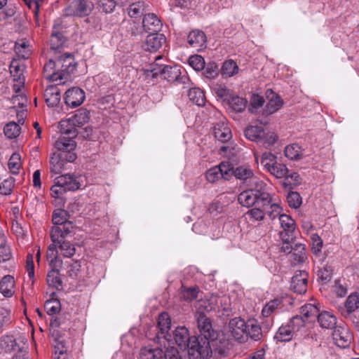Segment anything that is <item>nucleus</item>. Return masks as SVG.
<instances>
[{
  "label": "nucleus",
  "mask_w": 359,
  "mask_h": 359,
  "mask_svg": "<svg viewBox=\"0 0 359 359\" xmlns=\"http://www.w3.org/2000/svg\"><path fill=\"white\" fill-rule=\"evenodd\" d=\"M69 212L62 209L53 212L52 221L53 226L50 231V237L52 243L48 247L59 248L64 257L70 258L76 253L74 243L76 233V225L69 221Z\"/></svg>",
  "instance_id": "nucleus-1"
},
{
  "label": "nucleus",
  "mask_w": 359,
  "mask_h": 359,
  "mask_svg": "<svg viewBox=\"0 0 359 359\" xmlns=\"http://www.w3.org/2000/svg\"><path fill=\"white\" fill-rule=\"evenodd\" d=\"M195 319L201 335L195 337L191 344L193 346L191 347L190 359L208 358L212 353L210 339L215 338L212 320L201 311L196 313Z\"/></svg>",
  "instance_id": "nucleus-2"
},
{
  "label": "nucleus",
  "mask_w": 359,
  "mask_h": 359,
  "mask_svg": "<svg viewBox=\"0 0 359 359\" xmlns=\"http://www.w3.org/2000/svg\"><path fill=\"white\" fill-rule=\"evenodd\" d=\"M171 320L168 313H163L158 316V326L156 327V337L158 340L163 339L167 341L169 345L175 344L181 350H188L189 358H190L191 344L194 340V336L191 337L188 329L184 326L177 327L172 334L169 333Z\"/></svg>",
  "instance_id": "nucleus-3"
},
{
  "label": "nucleus",
  "mask_w": 359,
  "mask_h": 359,
  "mask_svg": "<svg viewBox=\"0 0 359 359\" xmlns=\"http://www.w3.org/2000/svg\"><path fill=\"white\" fill-rule=\"evenodd\" d=\"M61 252L59 248L48 247L47 250L46 259L51 270L48 271L46 281L50 287L59 289L62 287V280L60 276V269L62 268V261L60 258Z\"/></svg>",
  "instance_id": "nucleus-4"
},
{
  "label": "nucleus",
  "mask_w": 359,
  "mask_h": 359,
  "mask_svg": "<svg viewBox=\"0 0 359 359\" xmlns=\"http://www.w3.org/2000/svg\"><path fill=\"white\" fill-rule=\"evenodd\" d=\"M304 327V320L300 316H293L287 323L283 324L278 328L273 337V339L276 344L290 341Z\"/></svg>",
  "instance_id": "nucleus-5"
},
{
  "label": "nucleus",
  "mask_w": 359,
  "mask_h": 359,
  "mask_svg": "<svg viewBox=\"0 0 359 359\" xmlns=\"http://www.w3.org/2000/svg\"><path fill=\"white\" fill-rule=\"evenodd\" d=\"M182 69L180 66L174 65H159L156 64L153 65L151 71L154 76H160L163 79L172 83H187L189 78L186 73L182 74Z\"/></svg>",
  "instance_id": "nucleus-6"
},
{
  "label": "nucleus",
  "mask_w": 359,
  "mask_h": 359,
  "mask_svg": "<svg viewBox=\"0 0 359 359\" xmlns=\"http://www.w3.org/2000/svg\"><path fill=\"white\" fill-rule=\"evenodd\" d=\"M56 67L57 73L52 75L53 81H60L64 83L69 76L74 73L77 67L74 55L69 53H65L60 55H55Z\"/></svg>",
  "instance_id": "nucleus-7"
},
{
  "label": "nucleus",
  "mask_w": 359,
  "mask_h": 359,
  "mask_svg": "<svg viewBox=\"0 0 359 359\" xmlns=\"http://www.w3.org/2000/svg\"><path fill=\"white\" fill-rule=\"evenodd\" d=\"M81 186L78 177L74 175H62L55 179L54 184L50 188V195L60 199L66 191L77 190Z\"/></svg>",
  "instance_id": "nucleus-8"
},
{
  "label": "nucleus",
  "mask_w": 359,
  "mask_h": 359,
  "mask_svg": "<svg viewBox=\"0 0 359 359\" xmlns=\"http://www.w3.org/2000/svg\"><path fill=\"white\" fill-rule=\"evenodd\" d=\"M89 112L86 109H81L72 116L62 120L59 123L60 130L62 133L69 134L72 137L78 135L77 127H81L88 121Z\"/></svg>",
  "instance_id": "nucleus-9"
},
{
  "label": "nucleus",
  "mask_w": 359,
  "mask_h": 359,
  "mask_svg": "<svg viewBox=\"0 0 359 359\" xmlns=\"http://www.w3.org/2000/svg\"><path fill=\"white\" fill-rule=\"evenodd\" d=\"M140 359H181L178 351L171 346L165 351L158 347L147 346L140 351Z\"/></svg>",
  "instance_id": "nucleus-10"
},
{
  "label": "nucleus",
  "mask_w": 359,
  "mask_h": 359,
  "mask_svg": "<svg viewBox=\"0 0 359 359\" xmlns=\"http://www.w3.org/2000/svg\"><path fill=\"white\" fill-rule=\"evenodd\" d=\"M94 4L90 0H73L64 12L66 16L83 17L93 11Z\"/></svg>",
  "instance_id": "nucleus-11"
},
{
  "label": "nucleus",
  "mask_w": 359,
  "mask_h": 359,
  "mask_svg": "<svg viewBox=\"0 0 359 359\" xmlns=\"http://www.w3.org/2000/svg\"><path fill=\"white\" fill-rule=\"evenodd\" d=\"M229 327L232 337L236 340L241 343L247 340L248 322L246 323L241 318H234L229 321Z\"/></svg>",
  "instance_id": "nucleus-12"
},
{
  "label": "nucleus",
  "mask_w": 359,
  "mask_h": 359,
  "mask_svg": "<svg viewBox=\"0 0 359 359\" xmlns=\"http://www.w3.org/2000/svg\"><path fill=\"white\" fill-rule=\"evenodd\" d=\"M85 97V93L81 88L73 87L66 91L64 99L67 105L74 108L81 105Z\"/></svg>",
  "instance_id": "nucleus-13"
},
{
  "label": "nucleus",
  "mask_w": 359,
  "mask_h": 359,
  "mask_svg": "<svg viewBox=\"0 0 359 359\" xmlns=\"http://www.w3.org/2000/svg\"><path fill=\"white\" fill-rule=\"evenodd\" d=\"M309 274L306 271H299L292 278L291 288L298 294L305 293L307 290Z\"/></svg>",
  "instance_id": "nucleus-14"
},
{
  "label": "nucleus",
  "mask_w": 359,
  "mask_h": 359,
  "mask_svg": "<svg viewBox=\"0 0 359 359\" xmlns=\"http://www.w3.org/2000/svg\"><path fill=\"white\" fill-rule=\"evenodd\" d=\"M219 297L217 294L205 295L199 299L196 304V312H210L215 310L218 306Z\"/></svg>",
  "instance_id": "nucleus-15"
},
{
  "label": "nucleus",
  "mask_w": 359,
  "mask_h": 359,
  "mask_svg": "<svg viewBox=\"0 0 359 359\" xmlns=\"http://www.w3.org/2000/svg\"><path fill=\"white\" fill-rule=\"evenodd\" d=\"M75 137H72L69 134L61 133V135L54 144L55 148L60 151L59 153L73 151L76 147V143L74 140Z\"/></svg>",
  "instance_id": "nucleus-16"
},
{
  "label": "nucleus",
  "mask_w": 359,
  "mask_h": 359,
  "mask_svg": "<svg viewBox=\"0 0 359 359\" xmlns=\"http://www.w3.org/2000/svg\"><path fill=\"white\" fill-rule=\"evenodd\" d=\"M165 43V37L162 34L151 33L147 36L144 48L147 51L156 52Z\"/></svg>",
  "instance_id": "nucleus-17"
},
{
  "label": "nucleus",
  "mask_w": 359,
  "mask_h": 359,
  "mask_svg": "<svg viewBox=\"0 0 359 359\" xmlns=\"http://www.w3.org/2000/svg\"><path fill=\"white\" fill-rule=\"evenodd\" d=\"M212 133L217 140L224 143L227 142L232 137V133L228 123L223 121L214 125Z\"/></svg>",
  "instance_id": "nucleus-18"
},
{
  "label": "nucleus",
  "mask_w": 359,
  "mask_h": 359,
  "mask_svg": "<svg viewBox=\"0 0 359 359\" xmlns=\"http://www.w3.org/2000/svg\"><path fill=\"white\" fill-rule=\"evenodd\" d=\"M332 337L337 346L341 348L348 347L352 339V336L348 330L341 327H337L334 330Z\"/></svg>",
  "instance_id": "nucleus-19"
},
{
  "label": "nucleus",
  "mask_w": 359,
  "mask_h": 359,
  "mask_svg": "<svg viewBox=\"0 0 359 359\" xmlns=\"http://www.w3.org/2000/svg\"><path fill=\"white\" fill-rule=\"evenodd\" d=\"M279 222L283 231L280 233V237L295 236V223L294 219L289 215L282 214L279 216Z\"/></svg>",
  "instance_id": "nucleus-20"
},
{
  "label": "nucleus",
  "mask_w": 359,
  "mask_h": 359,
  "mask_svg": "<svg viewBox=\"0 0 359 359\" xmlns=\"http://www.w3.org/2000/svg\"><path fill=\"white\" fill-rule=\"evenodd\" d=\"M266 96L269 100L264 109V114H272L280 109L283 106V100L280 97L271 90H266Z\"/></svg>",
  "instance_id": "nucleus-21"
},
{
  "label": "nucleus",
  "mask_w": 359,
  "mask_h": 359,
  "mask_svg": "<svg viewBox=\"0 0 359 359\" xmlns=\"http://www.w3.org/2000/svg\"><path fill=\"white\" fill-rule=\"evenodd\" d=\"M142 25L145 31L150 33H157L162 27L160 19L154 13L144 15Z\"/></svg>",
  "instance_id": "nucleus-22"
},
{
  "label": "nucleus",
  "mask_w": 359,
  "mask_h": 359,
  "mask_svg": "<svg viewBox=\"0 0 359 359\" xmlns=\"http://www.w3.org/2000/svg\"><path fill=\"white\" fill-rule=\"evenodd\" d=\"M187 41L192 48L200 50L206 46V36L201 30H193L189 34Z\"/></svg>",
  "instance_id": "nucleus-23"
},
{
  "label": "nucleus",
  "mask_w": 359,
  "mask_h": 359,
  "mask_svg": "<svg viewBox=\"0 0 359 359\" xmlns=\"http://www.w3.org/2000/svg\"><path fill=\"white\" fill-rule=\"evenodd\" d=\"M60 90L57 86L50 85L44 91V99L48 107L57 106L60 101Z\"/></svg>",
  "instance_id": "nucleus-24"
},
{
  "label": "nucleus",
  "mask_w": 359,
  "mask_h": 359,
  "mask_svg": "<svg viewBox=\"0 0 359 359\" xmlns=\"http://www.w3.org/2000/svg\"><path fill=\"white\" fill-rule=\"evenodd\" d=\"M359 309V293L352 292L344 303V308L341 311L344 316L347 317Z\"/></svg>",
  "instance_id": "nucleus-25"
},
{
  "label": "nucleus",
  "mask_w": 359,
  "mask_h": 359,
  "mask_svg": "<svg viewBox=\"0 0 359 359\" xmlns=\"http://www.w3.org/2000/svg\"><path fill=\"white\" fill-rule=\"evenodd\" d=\"M307 259L305 245L297 243L294 245L290 255V261L293 265L304 263Z\"/></svg>",
  "instance_id": "nucleus-26"
},
{
  "label": "nucleus",
  "mask_w": 359,
  "mask_h": 359,
  "mask_svg": "<svg viewBox=\"0 0 359 359\" xmlns=\"http://www.w3.org/2000/svg\"><path fill=\"white\" fill-rule=\"evenodd\" d=\"M259 190L248 189L241 192L238 196V201L241 205L245 207H252L255 205V199L259 194Z\"/></svg>",
  "instance_id": "nucleus-27"
},
{
  "label": "nucleus",
  "mask_w": 359,
  "mask_h": 359,
  "mask_svg": "<svg viewBox=\"0 0 359 359\" xmlns=\"http://www.w3.org/2000/svg\"><path fill=\"white\" fill-rule=\"evenodd\" d=\"M319 309L314 304H307L302 306L300 309L301 316L305 321L311 323L315 320L319 314Z\"/></svg>",
  "instance_id": "nucleus-28"
},
{
  "label": "nucleus",
  "mask_w": 359,
  "mask_h": 359,
  "mask_svg": "<svg viewBox=\"0 0 359 359\" xmlns=\"http://www.w3.org/2000/svg\"><path fill=\"white\" fill-rule=\"evenodd\" d=\"M66 39L61 32H53L50 35V46L51 51L57 55L61 53V49L63 48Z\"/></svg>",
  "instance_id": "nucleus-29"
},
{
  "label": "nucleus",
  "mask_w": 359,
  "mask_h": 359,
  "mask_svg": "<svg viewBox=\"0 0 359 359\" xmlns=\"http://www.w3.org/2000/svg\"><path fill=\"white\" fill-rule=\"evenodd\" d=\"M233 175L238 180L243 181H247L249 180L250 182L255 184H258L257 177H255L252 170L250 168L249 166L243 165L237 167L234 170Z\"/></svg>",
  "instance_id": "nucleus-30"
},
{
  "label": "nucleus",
  "mask_w": 359,
  "mask_h": 359,
  "mask_svg": "<svg viewBox=\"0 0 359 359\" xmlns=\"http://www.w3.org/2000/svg\"><path fill=\"white\" fill-rule=\"evenodd\" d=\"M246 334L247 338L249 337L254 341H259L262 338V329L256 320L252 319L248 321Z\"/></svg>",
  "instance_id": "nucleus-31"
},
{
  "label": "nucleus",
  "mask_w": 359,
  "mask_h": 359,
  "mask_svg": "<svg viewBox=\"0 0 359 359\" xmlns=\"http://www.w3.org/2000/svg\"><path fill=\"white\" fill-rule=\"evenodd\" d=\"M318 322L322 328L335 329L337 324V318L330 312L324 311L319 313L318 316Z\"/></svg>",
  "instance_id": "nucleus-32"
},
{
  "label": "nucleus",
  "mask_w": 359,
  "mask_h": 359,
  "mask_svg": "<svg viewBox=\"0 0 359 359\" xmlns=\"http://www.w3.org/2000/svg\"><path fill=\"white\" fill-rule=\"evenodd\" d=\"M15 280L10 275L5 276L0 281V291L6 297H11L14 293Z\"/></svg>",
  "instance_id": "nucleus-33"
},
{
  "label": "nucleus",
  "mask_w": 359,
  "mask_h": 359,
  "mask_svg": "<svg viewBox=\"0 0 359 359\" xmlns=\"http://www.w3.org/2000/svg\"><path fill=\"white\" fill-rule=\"evenodd\" d=\"M285 156L292 161L302 159L304 154V150L298 144H291L285 148Z\"/></svg>",
  "instance_id": "nucleus-34"
},
{
  "label": "nucleus",
  "mask_w": 359,
  "mask_h": 359,
  "mask_svg": "<svg viewBox=\"0 0 359 359\" xmlns=\"http://www.w3.org/2000/svg\"><path fill=\"white\" fill-rule=\"evenodd\" d=\"M244 133L246 138L257 142L262 140L265 136L264 131L260 126H249L245 130Z\"/></svg>",
  "instance_id": "nucleus-35"
},
{
  "label": "nucleus",
  "mask_w": 359,
  "mask_h": 359,
  "mask_svg": "<svg viewBox=\"0 0 359 359\" xmlns=\"http://www.w3.org/2000/svg\"><path fill=\"white\" fill-rule=\"evenodd\" d=\"M281 306H283L282 298L277 297L270 300L265 304L262 310V316L264 318L271 317V315L273 314Z\"/></svg>",
  "instance_id": "nucleus-36"
},
{
  "label": "nucleus",
  "mask_w": 359,
  "mask_h": 359,
  "mask_svg": "<svg viewBox=\"0 0 359 359\" xmlns=\"http://www.w3.org/2000/svg\"><path fill=\"white\" fill-rule=\"evenodd\" d=\"M199 292V288L196 286L186 287L182 285L180 290V299L186 302H191L198 297Z\"/></svg>",
  "instance_id": "nucleus-37"
},
{
  "label": "nucleus",
  "mask_w": 359,
  "mask_h": 359,
  "mask_svg": "<svg viewBox=\"0 0 359 359\" xmlns=\"http://www.w3.org/2000/svg\"><path fill=\"white\" fill-rule=\"evenodd\" d=\"M62 156L58 153H53L50 159V172L54 174L60 173L65 168V161Z\"/></svg>",
  "instance_id": "nucleus-38"
},
{
  "label": "nucleus",
  "mask_w": 359,
  "mask_h": 359,
  "mask_svg": "<svg viewBox=\"0 0 359 359\" xmlns=\"http://www.w3.org/2000/svg\"><path fill=\"white\" fill-rule=\"evenodd\" d=\"M258 197L255 199V205H253V208H259L262 210L266 212L269 209V205L271 202V196L269 193L266 192H261L259 191Z\"/></svg>",
  "instance_id": "nucleus-39"
},
{
  "label": "nucleus",
  "mask_w": 359,
  "mask_h": 359,
  "mask_svg": "<svg viewBox=\"0 0 359 359\" xmlns=\"http://www.w3.org/2000/svg\"><path fill=\"white\" fill-rule=\"evenodd\" d=\"M188 96L189 100L196 105L201 107L205 104V96L204 92L198 88L189 89Z\"/></svg>",
  "instance_id": "nucleus-40"
},
{
  "label": "nucleus",
  "mask_w": 359,
  "mask_h": 359,
  "mask_svg": "<svg viewBox=\"0 0 359 359\" xmlns=\"http://www.w3.org/2000/svg\"><path fill=\"white\" fill-rule=\"evenodd\" d=\"M238 69V66L236 62L232 60H228L223 63L221 72L222 76L225 77H231L237 74Z\"/></svg>",
  "instance_id": "nucleus-41"
},
{
  "label": "nucleus",
  "mask_w": 359,
  "mask_h": 359,
  "mask_svg": "<svg viewBox=\"0 0 359 359\" xmlns=\"http://www.w3.org/2000/svg\"><path fill=\"white\" fill-rule=\"evenodd\" d=\"M20 131L21 128L19 124L14 121L9 122L4 128L5 136L10 140L18 137L20 134Z\"/></svg>",
  "instance_id": "nucleus-42"
},
{
  "label": "nucleus",
  "mask_w": 359,
  "mask_h": 359,
  "mask_svg": "<svg viewBox=\"0 0 359 359\" xmlns=\"http://www.w3.org/2000/svg\"><path fill=\"white\" fill-rule=\"evenodd\" d=\"M8 167L11 173L17 175L22 167L21 156L18 153H13L10 157Z\"/></svg>",
  "instance_id": "nucleus-43"
},
{
  "label": "nucleus",
  "mask_w": 359,
  "mask_h": 359,
  "mask_svg": "<svg viewBox=\"0 0 359 359\" xmlns=\"http://www.w3.org/2000/svg\"><path fill=\"white\" fill-rule=\"evenodd\" d=\"M284 180L283 182V186L285 189H291L294 186L297 185L299 183V175L295 172L290 171L283 177Z\"/></svg>",
  "instance_id": "nucleus-44"
},
{
  "label": "nucleus",
  "mask_w": 359,
  "mask_h": 359,
  "mask_svg": "<svg viewBox=\"0 0 359 359\" xmlns=\"http://www.w3.org/2000/svg\"><path fill=\"white\" fill-rule=\"evenodd\" d=\"M9 69L14 81L23 83V67L20 66L17 61H13L11 62Z\"/></svg>",
  "instance_id": "nucleus-45"
},
{
  "label": "nucleus",
  "mask_w": 359,
  "mask_h": 359,
  "mask_svg": "<svg viewBox=\"0 0 359 359\" xmlns=\"http://www.w3.org/2000/svg\"><path fill=\"white\" fill-rule=\"evenodd\" d=\"M276 178H283L289 172L286 165L283 163L276 162L268 171Z\"/></svg>",
  "instance_id": "nucleus-46"
},
{
  "label": "nucleus",
  "mask_w": 359,
  "mask_h": 359,
  "mask_svg": "<svg viewBox=\"0 0 359 359\" xmlns=\"http://www.w3.org/2000/svg\"><path fill=\"white\" fill-rule=\"evenodd\" d=\"M56 65V59H55V60L50 59L45 64L43 67V75L46 79L54 81L52 75L57 73Z\"/></svg>",
  "instance_id": "nucleus-47"
},
{
  "label": "nucleus",
  "mask_w": 359,
  "mask_h": 359,
  "mask_svg": "<svg viewBox=\"0 0 359 359\" xmlns=\"http://www.w3.org/2000/svg\"><path fill=\"white\" fill-rule=\"evenodd\" d=\"M276 162V156L270 152H264L262 156L261 164L267 172Z\"/></svg>",
  "instance_id": "nucleus-48"
},
{
  "label": "nucleus",
  "mask_w": 359,
  "mask_h": 359,
  "mask_svg": "<svg viewBox=\"0 0 359 359\" xmlns=\"http://www.w3.org/2000/svg\"><path fill=\"white\" fill-rule=\"evenodd\" d=\"M144 10V3L139 1L130 5L128 13L130 17L137 18L141 15Z\"/></svg>",
  "instance_id": "nucleus-49"
},
{
  "label": "nucleus",
  "mask_w": 359,
  "mask_h": 359,
  "mask_svg": "<svg viewBox=\"0 0 359 359\" xmlns=\"http://www.w3.org/2000/svg\"><path fill=\"white\" fill-rule=\"evenodd\" d=\"M282 240V247L280 248L281 252L285 253V254H291L294 245L296 243H295V238L296 237L292 236H285V237H280Z\"/></svg>",
  "instance_id": "nucleus-50"
},
{
  "label": "nucleus",
  "mask_w": 359,
  "mask_h": 359,
  "mask_svg": "<svg viewBox=\"0 0 359 359\" xmlns=\"http://www.w3.org/2000/svg\"><path fill=\"white\" fill-rule=\"evenodd\" d=\"M217 168L219 169L223 179L228 180L233 175L234 169L229 162H222Z\"/></svg>",
  "instance_id": "nucleus-51"
},
{
  "label": "nucleus",
  "mask_w": 359,
  "mask_h": 359,
  "mask_svg": "<svg viewBox=\"0 0 359 359\" xmlns=\"http://www.w3.org/2000/svg\"><path fill=\"white\" fill-rule=\"evenodd\" d=\"M189 64L196 71H201L204 69L205 62L202 56L195 55L189 58Z\"/></svg>",
  "instance_id": "nucleus-52"
},
{
  "label": "nucleus",
  "mask_w": 359,
  "mask_h": 359,
  "mask_svg": "<svg viewBox=\"0 0 359 359\" xmlns=\"http://www.w3.org/2000/svg\"><path fill=\"white\" fill-rule=\"evenodd\" d=\"M229 104L234 111L241 112L246 107L247 100L243 97L236 96L232 97L229 102Z\"/></svg>",
  "instance_id": "nucleus-53"
},
{
  "label": "nucleus",
  "mask_w": 359,
  "mask_h": 359,
  "mask_svg": "<svg viewBox=\"0 0 359 359\" xmlns=\"http://www.w3.org/2000/svg\"><path fill=\"white\" fill-rule=\"evenodd\" d=\"M264 103V98L259 95H253L250 99V104L248 110L250 113L254 114L257 110L262 107Z\"/></svg>",
  "instance_id": "nucleus-54"
},
{
  "label": "nucleus",
  "mask_w": 359,
  "mask_h": 359,
  "mask_svg": "<svg viewBox=\"0 0 359 359\" xmlns=\"http://www.w3.org/2000/svg\"><path fill=\"white\" fill-rule=\"evenodd\" d=\"M204 76L208 79H215L219 74L218 65L215 62H211L205 65Z\"/></svg>",
  "instance_id": "nucleus-55"
},
{
  "label": "nucleus",
  "mask_w": 359,
  "mask_h": 359,
  "mask_svg": "<svg viewBox=\"0 0 359 359\" xmlns=\"http://www.w3.org/2000/svg\"><path fill=\"white\" fill-rule=\"evenodd\" d=\"M14 186L15 180L13 177H9L6 180H4L0 184V194L10 195L12 193Z\"/></svg>",
  "instance_id": "nucleus-56"
},
{
  "label": "nucleus",
  "mask_w": 359,
  "mask_h": 359,
  "mask_svg": "<svg viewBox=\"0 0 359 359\" xmlns=\"http://www.w3.org/2000/svg\"><path fill=\"white\" fill-rule=\"evenodd\" d=\"M311 240L312 244V252L314 255H318L322 250L323 241L317 233H312L311 235Z\"/></svg>",
  "instance_id": "nucleus-57"
},
{
  "label": "nucleus",
  "mask_w": 359,
  "mask_h": 359,
  "mask_svg": "<svg viewBox=\"0 0 359 359\" xmlns=\"http://www.w3.org/2000/svg\"><path fill=\"white\" fill-rule=\"evenodd\" d=\"M15 52L22 58H28L30 55V49L25 41H21L15 43Z\"/></svg>",
  "instance_id": "nucleus-58"
},
{
  "label": "nucleus",
  "mask_w": 359,
  "mask_h": 359,
  "mask_svg": "<svg viewBox=\"0 0 359 359\" xmlns=\"http://www.w3.org/2000/svg\"><path fill=\"white\" fill-rule=\"evenodd\" d=\"M44 308L48 315H55L60 311V303L57 300H48L45 303Z\"/></svg>",
  "instance_id": "nucleus-59"
},
{
  "label": "nucleus",
  "mask_w": 359,
  "mask_h": 359,
  "mask_svg": "<svg viewBox=\"0 0 359 359\" xmlns=\"http://www.w3.org/2000/svg\"><path fill=\"white\" fill-rule=\"evenodd\" d=\"M205 177L209 182L214 183L222 179V174L217 166L212 167L207 170Z\"/></svg>",
  "instance_id": "nucleus-60"
},
{
  "label": "nucleus",
  "mask_w": 359,
  "mask_h": 359,
  "mask_svg": "<svg viewBox=\"0 0 359 359\" xmlns=\"http://www.w3.org/2000/svg\"><path fill=\"white\" fill-rule=\"evenodd\" d=\"M332 273V267L329 265H325L322 269L318 270V276L322 281L327 283L330 280Z\"/></svg>",
  "instance_id": "nucleus-61"
},
{
  "label": "nucleus",
  "mask_w": 359,
  "mask_h": 359,
  "mask_svg": "<svg viewBox=\"0 0 359 359\" xmlns=\"http://www.w3.org/2000/svg\"><path fill=\"white\" fill-rule=\"evenodd\" d=\"M287 201L289 206L293 208H297L302 204V198L299 194L295 191H292L288 194Z\"/></svg>",
  "instance_id": "nucleus-62"
},
{
  "label": "nucleus",
  "mask_w": 359,
  "mask_h": 359,
  "mask_svg": "<svg viewBox=\"0 0 359 359\" xmlns=\"http://www.w3.org/2000/svg\"><path fill=\"white\" fill-rule=\"evenodd\" d=\"M116 6L114 0H100L98 3L99 8L104 13H111Z\"/></svg>",
  "instance_id": "nucleus-63"
},
{
  "label": "nucleus",
  "mask_w": 359,
  "mask_h": 359,
  "mask_svg": "<svg viewBox=\"0 0 359 359\" xmlns=\"http://www.w3.org/2000/svg\"><path fill=\"white\" fill-rule=\"evenodd\" d=\"M333 290L336 295L339 297H344L348 293L347 285L341 284L340 280L335 282V285L333 286Z\"/></svg>",
  "instance_id": "nucleus-64"
}]
</instances>
